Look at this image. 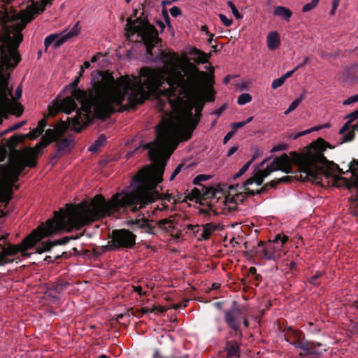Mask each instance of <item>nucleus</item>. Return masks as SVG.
<instances>
[{"label":"nucleus","instance_id":"nucleus-57","mask_svg":"<svg viewBox=\"0 0 358 358\" xmlns=\"http://www.w3.org/2000/svg\"><path fill=\"white\" fill-rule=\"evenodd\" d=\"M22 87L20 85H19L15 90V99H19L22 96Z\"/></svg>","mask_w":358,"mask_h":358},{"label":"nucleus","instance_id":"nucleus-44","mask_svg":"<svg viewBox=\"0 0 358 358\" xmlns=\"http://www.w3.org/2000/svg\"><path fill=\"white\" fill-rule=\"evenodd\" d=\"M182 167H183L182 164H180L176 166V168L175 169V170L173 171V172L172 173V174L170 176V178H169L170 181H172L175 179L176 176L181 171V169Z\"/></svg>","mask_w":358,"mask_h":358},{"label":"nucleus","instance_id":"nucleus-20","mask_svg":"<svg viewBox=\"0 0 358 358\" xmlns=\"http://www.w3.org/2000/svg\"><path fill=\"white\" fill-rule=\"evenodd\" d=\"M225 350L228 357H240V345L235 341H227Z\"/></svg>","mask_w":358,"mask_h":358},{"label":"nucleus","instance_id":"nucleus-25","mask_svg":"<svg viewBox=\"0 0 358 358\" xmlns=\"http://www.w3.org/2000/svg\"><path fill=\"white\" fill-rule=\"evenodd\" d=\"M345 118L349 119L348 121L341 128L339 134H344L347 131L351 128V122L358 119V108L352 113L348 114Z\"/></svg>","mask_w":358,"mask_h":358},{"label":"nucleus","instance_id":"nucleus-61","mask_svg":"<svg viewBox=\"0 0 358 358\" xmlns=\"http://www.w3.org/2000/svg\"><path fill=\"white\" fill-rule=\"evenodd\" d=\"M90 66V62H85L83 63V65L81 66L80 72V73L82 74V73L84 71V69H88Z\"/></svg>","mask_w":358,"mask_h":358},{"label":"nucleus","instance_id":"nucleus-31","mask_svg":"<svg viewBox=\"0 0 358 358\" xmlns=\"http://www.w3.org/2000/svg\"><path fill=\"white\" fill-rule=\"evenodd\" d=\"M252 101V96L248 93L241 94L238 98V103L241 106L248 103Z\"/></svg>","mask_w":358,"mask_h":358},{"label":"nucleus","instance_id":"nucleus-10","mask_svg":"<svg viewBox=\"0 0 358 358\" xmlns=\"http://www.w3.org/2000/svg\"><path fill=\"white\" fill-rule=\"evenodd\" d=\"M224 320L230 329L237 333L239 331L238 334L240 337H242V332L240 331L241 321H243V324L246 328L249 327L247 314L243 309L232 308L227 310L224 313Z\"/></svg>","mask_w":358,"mask_h":358},{"label":"nucleus","instance_id":"nucleus-56","mask_svg":"<svg viewBox=\"0 0 358 358\" xmlns=\"http://www.w3.org/2000/svg\"><path fill=\"white\" fill-rule=\"evenodd\" d=\"M169 208V206L166 203H162L160 205H157V207L155 208L153 213H155V210H164Z\"/></svg>","mask_w":358,"mask_h":358},{"label":"nucleus","instance_id":"nucleus-58","mask_svg":"<svg viewBox=\"0 0 358 358\" xmlns=\"http://www.w3.org/2000/svg\"><path fill=\"white\" fill-rule=\"evenodd\" d=\"M141 312L143 314H147V313H154L153 307L152 306V307H143L141 309Z\"/></svg>","mask_w":358,"mask_h":358},{"label":"nucleus","instance_id":"nucleus-23","mask_svg":"<svg viewBox=\"0 0 358 358\" xmlns=\"http://www.w3.org/2000/svg\"><path fill=\"white\" fill-rule=\"evenodd\" d=\"M134 227L143 229L148 233H152V227L148 220L145 218L136 219L133 221Z\"/></svg>","mask_w":358,"mask_h":358},{"label":"nucleus","instance_id":"nucleus-49","mask_svg":"<svg viewBox=\"0 0 358 358\" xmlns=\"http://www.w3.org/2000/svg\"><path fill=\"white\" fill-rule=\"evenodd\" d=\"M187 229L188 230H190V231H192L193 233L194 234V236H196V234L200 230V227L199 225L196 224V225H194V224H188L187 226Z\"/></svg>","mask_w":358,"mask_h":358},{"label":"nucleus","instance_id":"nucleus-2","mask_svg":"<svg viewBox=\"0 0 358 358\" xmlns=\"http://www.w3.org/2000/svg\"><path fill=\"white\" fill-rule=\"evenodd\" d=\"M188 64H192L187 57L177 54L170 55L164 66L159 69L144 67L139 76H121L116 80L112 74L104 73L101 80L96 82L89 92L74 89L71 96L53 102L48 107L50 116L55 117L59 112L69 114L77 108L76 100L82 106L77 115L71 120L72 129L80 132L91 122V108L96 117L105 119L115 112L116 107L122 111V105L126 98L128 108L141 104L150 96L164 99V92L171 90L186 76Z\"/></svg>","mask_w":358,"mask_h":358},{"label":"nucleus","instance_id":"nucleus-36","mask_svg":"<svg viewBox=\"0 0 358 358\" xmlns=\"http://www.w3.org/2000/svg\"><path fill=\"white\" fill-rule=\"evenodd\" d=\"M251 164H252V160L249 161L246 164H245L243 165V166L238 171V173L234 175V178H237L241 176L243 174H244L248 171V169H249Z\"/></svg>","mask_w":358,"mask_h":358},{"label":"nucleus","instance_id":"nucleus-29","mask_svg":"<svg viewBox=\"0 0 358 358\" xmlns=\"http://www.w3.org/2000/svg\"><path fill=\"white\" fill-rule=\"evenodd\" d=\"M354 131H358V123L351 125V128L349 131H347L343 136L342 142H348L353 139L355 136Z\"/></svg>","mask_w":358,"mask_h":358},{"label":"nucleus","instance_id":"nucleus-37","mask_svg":"<svg viewBox=\"0 0 358 358\" xmlns=\"http://www.w3.org/2000/svg\"><path fill=\"white\" fill-rule=\"evenodd\" d=\"M105 141L104 138H99L97 141L94 142L90 148L89 150L94 152L97 150L103 143Z\"/></svg>","mask_w":358,"mask_h":358},{"label":"nucleus","instance_id":"nucleus-51","mask_svg":"<svg viewBox=\"0 0 358 358\" xmlns=\"http://www.w3.org/2000/svg\"><path fill=\"white\" fill-rule=\"evenodd\" d=\"M245 125H246V122H244V121L238 122L234 123L231 126V128L234 131H236V129L241 128V127H244Z\"/></svg>","mask_w":358,"mask_h":358},{"label":"nucleus","instance_id":"nucleus-48","mask_svg":"<svg viewBox=\"0 0 358 358\" xmlns=\"http://www.w3.org/2000/svg\"><path fill=\"white\" fill-rule=\"evenodd\" d=\"M152 307L155 314L163 313L167 310V308L162 306H152Z\"/></svg>","mask_w":358,"mask_h":358},{"label":"nucleus","instance_id":"nucleus-40","mask_svg":"<svg viewBox=\"0 0 358 358\" xmlns=\"http://www.w3.org/2000/svg\"><path fill=\"white\" fill-rule=\"evenodd\" d=\"M285 82V78L281 76L280 78L278 79H275L271 84V87L273 89L275 90L278 88L279 87L282 86L284 83Z\"/></svg>","mask_w":358,"mask_h":358},{"label":"nucleus","instance_id":"nucleus-8","mask_svg":"<svg viewBox=\"0 0 358 358\" xmlns=\"http://www.w3.org/2000/svg\"><path fill=\"white\" fill-rule=\"evenodd\" d=\"M136 243V236L129 230L115 229L112 231L110 240L106 248L109 250H120L131 248Z\"/></svg>","mask_w":358,"mask_h":358},{"label":"nucleus","instance_id":"nucleus-54","mask_svg":"<svg viewBox=\"0 0 358 358\" xmlns=\"http://www.w3.org/2000/svg\"><path fill=\"white\" fill-rule=\"evenodd\" d=\"M286 149H287V145L285 144H280V145H277L274 146L272 148V152H278V151L284 150Z\"/></svg>","mask_w":358,"mask_h":358},{"label":"nucleus","instance_id":"nucleus-63","mask_svg":"<svg viewBox=\"0 0 358 358\" xmlns=\"http://www.w3.org/2000/svg\"><path fill=\"white\" fill-rule=\"evenodd\" d=\"M237 147L236 146H233L231 147L229 150L228 151V153H227V155L229 157L231 155H232L236 150H237Z\"/></svg>","mask_w":358,"mask_h":358},{"label":"nucleus","instance_id":"nucleus-1","mask_svg":"<svg viewBox=\"0 0 358 358\" xmlns=\"http://www.w3.org/2000/svg\"><path fill=\"white\" fill-rule=\"evenodd\" d=\"M213 78L200 71L194 64H188L186 76L174 88L166 90L164 99L172 111L162 118L157 127V138L146 143L149 157L154 166H146L133 176L130 185L106 200L102 194L96 195L90 202L84 201L60 210L62 231H71L114 213L129 209L136 212L158 199L171 201L173 196L160 194L157 186L163 180L166 161L177 148L179 141L192 136L203 109L204 101H213L215 92Z\"/></svg>","mask_w":358,"mask_h":358},{"label":"nucleus","instance_id":"nucleus-17","mask_svg":"<svg viewBox=\"0 0 358 358\" xmlns=\"http://www.w3.org/2000/svg\"><path fill=\"white\" fill-rule=\"evenodd\" d=\"M281 41L279 34L275 31H271L266 37V44L271 50H275L280 46Z\"/></svg>","mask_w":358,"mask_h":358},{"label":"nucleus","instance_id":"nucleus-30","mask_svg":"<svg viewBox=\"0 0 358 358\" xmlns=\"http://www.w3.org/2000/svg\"><path fill=\"white\" fill-rule=\"evenodd\" d=\"M329 124H325L324 125H322V126H317V127H313V128H310L308 130H306L304 131H302V132H299L298 134H296L294 136V139H296L297 138L303 136V135H306V134H308L312 131H318L320 129H324V128H328L329 127Z\"/></svg>","mask_w":358,"mask_h":358},{"label":"nucleus","instance_id":"nucleus-55","mask_svg":"<svg viewBox=\"0 0 358 358\" xmlns=\"http://www.w3.org/2000/svg\"><path fill=\"white\" fill-rule=\"evenodd\" d=\"M289 181V178L288 177H282L281 178L280 180L275 181V180H273L270 182V185L271 187H274L276 184H278V182H288Z\"/></svg>","mask_w":358,"mask_h":358},{"label":"nucleus","instance_id":"nucleus-53","mask_svg":"<svg viewBox=\"0 0 358 358\" xmlns=\"http://www.w3.org/2000/svg\"><path fill=\"white\" fill-rule=\"evenodd\" d=\"M301 67V65H298L294 69H293L292 71H287L285 74H284L282 76V78H285V80H286L288 78L291 77L292 76V74L294 73V72H295L298 69H299Z\"/></svg>","mask_w":358,"mask_h":358},{"label":"nucleus","instance_id":"nucleus-27","mask_svg":"<svg viewBox=\"0 0 358 358\" xmlns=\"http://www.w3.org/2000/svg\"><path fill=\"white\" fill-rule=\"evenodd\" d=\"M349 208L352 215L358 216V190L352 194L349 202Z\"/></svg>","mask_w":358,"mask_h":358},{"label":"nucleus","instance_id":"nucleus-41","mask_svg":"<svg viewBox=\"0 0 358 358\" xmlns=\"http://www.w3.org/2000/svg\"><path fill=\"white\" fill-rule=\"evenodd\" d=\"M219 17L221 20V22L224 24L226 27H229L232 24V19L228 18L227 16H225L224 14H220Z\"/></svg>","mask_w":358,"mask_h":358},{"label":"nucleus","instance_id":"nucleus-5","mask_svg":"<svg viewBox=\"0 0 358 358\" xmlns=\"http://www.w3.org/2000/svg\"><path fill=\"white\" fill-rule=\"evenodd\" d=\"M11 1H6L3 8L7 15L5 33L0 35V50L4 54L3 62L8 64L9 62L7 56H10L13 61L12 66H14L21 60L17 48L23 40L22 31L33 20L34 16L43 12L45 6L51 3L52 0H41V2L33 3L26 9L18 12L10 5Z\"/></svg>","mask_w":358,"mask_h":358},{"label":"nucleus","instance_id":"nucleus-14","mask_svg":"<svg viewBox=\"0 0 358 358\" xmlns=\"http://www.w3.org/2000/svg\"><path fill=\"white\" fill-rule=\"evenodd\" d=\"M257 176V173L252 178H248L243 185H236V188L242 192V195L245 196H252L255 194H259L261 192L262 189L259 188L261 185H257L256 180H253L252 184L248 185V182L250 179H255Z\"/></svg>","mask_w":358,"mask_h":358},{"label":"nucleus","instance_id":"nucleus-42","mask_svg":"<svg viewBox=\"0 0 358 358\" xmlns=\"http://www.w3.org/2000/svg\"><path fill=\"white\" fill-rule=\"evenodd\" d=\"M7 155V149L4 145L3 141H1L0 144V162L3 161Z\"/></svg>","mask_w":358,"mask_h":358},{"label":"nucleus","instance_id":"nucleus-35","mask_svg":"<svg viewBox=\"0 0 358 358\" xmlns=\"http://www.w3.org/2000/svg\"><path fill=\"white\" fill-rule=\"evenodd\" d=\"M283 263L286 266L285 269L292 271L296 268V264L294 261L289 262V255L283 260Z\"/></svg>","mask_w":358,"mask_h":358},{"label":"nucleus","instance_id":"nucleus-64","mask_svg":"<svg viewBox=\"0 0 358 358\" xmlns=\"http://www.w3.org/2000/svg\"><path fill=\"white\" fill-rule=\"evenodd\" d=\"M223 110H224V107H222V108H219L218 110H217L216 111H215L214 113L219 116L222 114Z\"/></svg>","mask_w":358,"mask_h":358},{"label":"nucleus","instance_id":"nucleus-39","mask_svg":"<svg viewBox=\"0 0 358 358\" xmlns=\"http://www.w3.org/2000/svg\"><path fill=\"white\" fill-rule=\"evenodd\" d=\"M292 336L294 338V341L292 342H296L298 341H304L305 340L303 333L299 330H294L292 331Z\"/></svg>","mask_w":358,"mask_h":358},{"label":"nucleus","instance_id":"nucleus-46","mask_svg":"<svg viewBox=\"0 0 358 358\" xmlns=\"http://www.w3.org/2000/svg\"><path fill=\"white\" fill-rule=\"evenodd\" d=\"M170 13L173 17H178L181 15L182 12L179 7L173 6L171 8H170Z\"/></svg>","mask_w":358,"mask_h":358},{"label":"nucleus","instance_id":"nucleus-50","mask_svg":"<svg viewBox=\"0 0 358 358\" xmlns=\"http://www.w3.org/2000/svg\"><path fill=\"white\" fill-rule=\"evenodd\" d=\"M340 0H333L332 1V8L330 12L331 15H334L336 9L338 8Z\"/></svg>","mask_w":358,"mask_h":358},{"label":"nucleus","instance_id":"nucleus-45","mask_svg":"<svg viewBox=\"0 0 358 358\" xmlns=\"http://www.w3.org/2000/svg\"><path fill=\"white\" fill-rule=\"evenodd\" d=\"M357 101H358V94L356 95L352 96L349 97L348 99H345L343 102V105H350V104H352Z\"/></svg>","mask_w":358,"mask_h":358},{"label":"nucleus","instance_id":"nucleus-32","mask_svg":"<svg viewBox=\"0 0 358 358\" xmlns=\"http://www.w3.org/2000/svg\"><path fill=\"white\" fill-rule=\"evenodd\" d=\"M302 99H303V97L301 96V97L293 101L291 103V104L289 105V106L288 107V108L285 111V113H284L285 115H288L289 113H290L291 112L294 110L298 107V106L300 104Z\"/></svg>","mask_w":358,"mask_h":358},{"label":"nucleus","instance_id":"nucleus-15","mask_svg":"<svg viewBox=\"0 0 358 358\" xmlns=\"http://www.w3.org/2000/svg\"><path fill=\"white\" fill-rule=\"evenodd\" d=\"M350 171L351 174L350 178H341L339 180H343L344 185L349 189L352 187L358 188V160H353L350 163Z\"/></svg>","mask_w":358,"mask_h":358},{"label":"nucleus","instance_id":"nucleus-4","mask_svg":"<svg viewBox=\"0 0 358 358\" xmlns=\"http://www.w3.org/2000/svg\"><path fill=\"white\" fill-rule=\"evenodd\" d=\"M69 127L70 122H62L55 129H47L41 141L35 146L13 152L9 155L8 163L0 165L1 191L9 193L10 189L13 190L14 184L18 181L19 176L25 167H35L37 159L42 154L43 150L50 143L58 140Z\"/></svg>","mask_w":358,"mask_h":358},{"label":"nucleus","instance_id":"nucleus-60","mask_svg":"<svg viewBox=\"0 0 358 358\" xmlns=\"http://www.w3.org/2000/svg\"><path fill=\"white\" fill-rule=\"evenodd\" d=\"M234 135V131H230L226 134V136L224 138L223 143L225 144L227 143V141L232 138Z\"/></svg>","mask_w":358,"mask_h":358},{"label":"nucleus","instance_id":"nucleus-21","mask_svg":"<svg viewBox=\"0 0 358 358\" xmlns=\"http://www.w3.org/2000/svg\"><path fill=\"white\" fill-rule=\"evenodd\" d=\"M217 229V225L212 222L207 223L203 225V231L201 237L198 238L199 241H206L209 239L211 234Z\"/></svg>","mask_w":358,"mask_h":358},{"label":"nucleus","instance_id":"nucleus-33","mask_svg":"<svg viewBox=\"0 0 358 358\" xmlns=\"http://www.w3.org/2000/svg\"><path fill=\"white\" fill-rule=\"evenodd\" d=\"M320 0H311L308 3L305 4L302 8V11L306 13L314 9L318 4Z\"/></svg>","mask_w":358,"mask_h":358},{"label":"nucleus","instance_id":"nucleus-11","mask_svg":"<svg viewBox=\"0 0 358 358\" xmlns=\"http://www.w3.org/2000/svg\"><path fill=\"white\" fill-rule=\"evenodd\" d=\"M245 198L242 192L239 191L236 186L231 185L229 187V194L224 197L222 208L224 210L231 211L237 208L238 202H242Z\"/></svg>","mask_w":358,"mask_h":358},{"label":"nucleus","instance_id":"nucleus-38","mask_svg":"<svg viewBox=\"0 0 358 358\" xmlns=\"http://www.w3.org/2000/svg\"><path fill=\"white\" fill-rule=\"evenodd\" d=\"M24 122H21L15 124L14 125H13L12 127L8 128V129H6L3 131L1 132L0 133V137L2 136L3 135L7 134L9 131H15V130H17V129H20L21 127H22L24 125Z\"/></svg>","mask_w":358,"mask_h":358},{"label":"nucleus","instance_id":"nucleus-24","mask_svg":"<svg viewBox=\"0 0 358 358\" xmlns=\"http://www.w3.org/2000/svg\"><path fill=\"white\" fill-rule=\"evenodd\" d=\"M26 138V136L23 134L15 135L11 136L10 138L6 141V143H3L7 149H13L14 148L18 143L23 142Z\"/></svg>","mask_w":358,"mask_h":358},{"label":"nucleus","instance_id":"nucleus-7","mask_svg":"<svg viewBox=\"0 0 358 358\" xmlns=\"http://www.w3.org/2000/svg\"><path fill=\"white\" fill-rule=\"evenodd\" d=\"M125 29L126 35L128 38H130V37L135 34L141 36L146 46L148 53H151L152 48L159 41L155 27L142 20H136L131 21V20H128Z\"/></svg>","mask_w":358,"mask_h":358},{"label":"nucleus","instance_id":"nucleus-59","mask_svg":"<svg viewBox=\"0 0 358 358\" xmlns=\"http://www.w3.org/2000/svg\"><path fill=\"white\" fill-rule=\"evenodd\" d=\"M163 15H164V19L165 20V22L166 23L168 27L171 28V22H170V17L169 16V14L167 13V12H164Z\"/></svg>","mask_w":358,"mask_h":358},{"label":"nucleus","instance_id":"nucleus-18","mask_svg":"<svg viewBox=\"0 0 358 358\" xmlns=\"http://www.w3.org/2000/svg\"><path fill=\"white\" fill-rule=\"evenodd\" d=\"M189 54L192 56L191 59L197 64L207 63L210 58V55H207L196 48H192Z\"/></svg>","mask_w":358,"mask_h":358},{"label":"nucleus","instance_id":"nucleus-9","mask_svg":"<svg viewBox=\"0 0 358 358\" xmlns=\"http://www.w3.org/2000/svg\"><path fill=\"white\" fill-rule=\"evenodd\" d=\"M289 241V237L285 234H278L273 241H269L265 245L264 257L268 260H275L285 254L284 245Z\"/></svg>","mask_w":358,"mask_h":358},{"label":"nucleus","instance_id":"nucleus-22","mask_svg":"<svg viewBox=\"0 0 358 358\" xmlns=\"http://www.w3.org/2000/svg\"><path fill=\"white\" fill-rule=\"evenodd\" d=\"M46 124L47 122L45 119L41 120L38 122L36 128L34 129L32 131H31L29 133L25 135L26 138H28L31 140H34L36 138L38 137L43 133Z\"/></svg>","mask_w":358,"mask_h":358},{"label":"nucleus","instance_id":"nucleus-13","mask_svg":"<svg viewBox=\"0 0 358 358\" xmlns=\"http://www.w3.org/2000/svg\"><path fill=\"white\" fill-rule=\"evenodd\" d=\"M159 228L164 233L168 234L171 236L178 238L180 236V229L178 224L175 221L174 218L169 217L161 220L157 222Z\"/></svg>","mask_w":358,"mask_h":358},{"label":"nucleus","instance_id":"nucleus-34","mask_svg":"<svg viewBox=\"0 0 358 358\" xmlns=\"http://www.w3.org/2000/svg\"><path fill=\"white\" fill-rule=\"evenodd\" d=\"M227 6L231 8L233 15L236 19H241L243 17L242 15L239 13L238 10L231 1H227Z\"/></svg>","mask_w":358,"mask_h":358},{"label":"nucleus","instance_id":"nucleus-3","mask_svg":"<svg viewBox=\"0 0 358 358\" xmlns=\"http://www.w3.org/2000/svg\"><path fill=\"white\" fill-rule=\"evenodd\" d=\"M331 148L322 138H318L311 143L301 153L293 152L290 155L285 154L274 160L263 170L257 171L255 179H250L248 185L256 180L257 185H262L264 178L275 171L281 170L285 173L292 171V165H296L301 173L305 174L304 178L315 185L324 187L329 185V179L335 182L338 173H343L338 166L327 159L324 151Z\"/></svg>","mask_w":358,"mask_h":358},{"label":"nucleus","instance_id":"nucleus-6","mask_svg":"<svg viewBox=\"0 0 358 358\" xmlns=\"http://www.w3.org/2000/svg\"><path fill=\"white\" fill-rule=\"evenodd\" d=\"M0 50V112H8L11 114L20 116L23 112L22 106L13 100L10 90L8 89L9 73L5 72L6 70L14 69L17 65L12 66L13 61L10 56H7L9 63L3 62V55Z\"/></svg>","mask_w":358,"mask_h":358},{"label":"nucleus","instance_id":"nucleus-43","mask_svg":"<svg viewBox=\"0 0 358 358\" xmlns=\"http://www.w3.org/2000/svg\"><path fill=\"white\" fill-rule=\"evenodd\" d=\"M322 273L321 272H317L314 275H313L310 280H309V282L310 284L313 285H319V282H317V279H319L321 276H322Z\"/></svg>","mask_w":358,"mask_h":358},{"label":"nucleus","instance_id":"nucleus-16","mask_svg":"<svg viewBox=\"0 0 358 358\" xmlns=\"http://www.w3.org/2000/svg\"><path fill=\"white\" fill-rule=\"evenodd\" d=\"M77 33L74 31L73 30L70 31L67 34L62 36L58 40L55 41L57 38L58 37L57 35L55 34H51L48 36L44 41V45L47 48L50 46L53 42L55 41V46L59 47L62 43L66 42L69 38L71 37L76 36Z\"/></svg>","mask_w":358,"mask_h":358},{"label":"nucleus","instance_id":"nucleus-47","mask_svg":"<svg viewBox=\"0 0 358 358\" xmlns=\"http://www.w3.org/2000/svg\"><path fill=\"white\" fill-rule=\"evenodd\" d=\"M209 176L208 175L204 174H200L198 175L194 179V183L197 184L201 181H205L209 179Z\"/></svg>","mask_w":358,"mask_h":358},{"label":"nucleus","instance_id":"nucleus-28","mask_svg":"<svg viewBox=\"0 0 358 358\" xmlns=\"http://www.w3.org/2000/svg\"><path fill=\"white\" fill-rule=\"evenodd\" d=\"M73 141L72 137L62 138L58 143V152L69 150Z\"/></svg>","mask_w":358,"mask_h":358},{"label":"nucleus","instance_id":"nucleus-52","mask_svg":"<svg viewBox=\"0 0 358 358\" xmlns=\"http://www.w3.org/2000/svg\"><path fill=\"white\" fill-rule=\"evenodd\" d=\"M132 290L137 292L139 295H146L145 292H143V288L141 286H132Z\"/></svg>","mask_w":358,"mask_h":358},{"label":"nucleus","instance_id":"nucleus-62","mask_svg":"<svg viewBox=\"0 0 358 358\" xmlns=\"http://www.w3.org/2000/svg\"><path fill=\"white\" fill-rule=\"evenodd\" d=\"M302 244H303V238H302V237L301 236H298L297 237V241L295 243L296 248H299V245H301Z\"/></svg>","mask_w":358,"mask_h":358},{"label":"nucleus","instance_id":"nucleus-12","mask_svg":"<svg viewBox=\"0 0 358 358\" xmlns=\"http://www.w3.org/2000/svg\"><path fill=\"white\" fill-rule=\"evenodd\" d=\"M295 348L301 350L299 357L301 358H307L308 356L313 355L317 357L321 352L316 350L317 346H321L320 343H314L308 341H298L290 343Z\"/></svg>","mask_w":358,"mask_h":358},{"label":"nucleus","instance_id":"nucleus-26","mask_svg":"<svg viewBox=\"0 0 358 358\" xmlns=\"http://www.w3.org/2000/svg\"><path fill=\"white\" fill-rule=\"evenodd\" d=\"M273 15L276 16H280L288 21L291 17L292 13L291 10L283 6H277L273 10Z\"/></svg>","mask_w":358,"mask_h":358},{"label":"nucleus","instance_id":"nucleus-19","mask_svg":"<svg viewBox=\"0 0 358 358\" xmlns=\"http://www.w3.org/2000/svg\"><path fill=\"white\" fill-rule=\"evenodd\" d=\"M68 237H64L61 239L57 240L55 242L51 241H45L43 242L41 246L37 247L36 251L38 253H42L46 251L50 250L54 245H63L66 244L69 242Z\"/></svg>","mask_w":358,"mask_h":358}]
</instances>
